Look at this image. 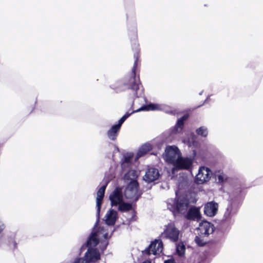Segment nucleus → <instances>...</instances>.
Instances as JSON below:
<instances>
[{
    "instance_id": "33",
    "label": "nucleus",
    "mask_w": 263,
    "mask_h": 263,
    "mask_svg": "<svg viewBox=\"0 0 263 263\" xmlns=\"http://www.w3.org/2000/svg\"><path fill=\"white\" fill-rule=\"evenodd\" d=\"M142 263H151V261L149 260H146L144 261Z\"/></svg>"
},
{
    "instance_id": "17",
    "label": "nucleus",
    "mask_w": 263,
    "mask_h": 263,
    "mask_svg": "<svg viewBox=\"0 0 263 263\" xmlns=\"http://www.w3.org/2000/svg\"><path fill=\"white\" fill-rule=\"evenodd\" d=\"M152 149V145L149 143H145L142 145L139 148L136 154L135 159H138L139 158L144 156L147 153Z\"/></svg>"
},
{
    "instance_id": "24",
    "label": "nucleus",
    "mask_w": 263,
    "mask_h": 263,
    "mask_svg": "<svg viewBox=\"0 0 263 263\" xmlns=\"http://www.w3.org/2000/svg\"><path fill=\"white\" fill-rule=\"evenodd\" d=\"M196 132L198 135L204 137H206L208 134V128L204 126L198 128Z\"/></svg>"
},
{
    "instance_id": "23",
    "label": "nucleus",
    "mask_w": 263,
    "mask_h": 263,
    "mask_svg": "<svg viewBox=\"0 0 263 263\" xmlns=\"http://www.w3.org/2000/svg\"><path fill=\"white\" fill-rule=\"evenodd\" d=\"M139 175V173L137 171L134 170L128 171L124 176V179L125 180H130V181H136V178Z\"/></svg>"
},
{
    "instance_id": "19",
    "label": "nucleus",
    "mask_w": 263,
    "mask_h": 263,
    "mask_svg": "<svg viewBox=\"0 0 263 263\" xmlns=\"http://www.w3.org/2000/svg\"><path fill=\"white\" fill-rule=\"evenodd\" d=\"M188 118V116L185 115L182 116L181 118L179 119L172 129L173 134H177L180 133L184 126V122Z\"/></svg>"
},
{
    "instance_id": "27",
    "label": "nucleus",
    "mask_w": 263,
    "mask_h": 263,
    "mask_svg": "<svg viewBox=\"0 0 263 263\" xmlns=\"http://www.w3.org/2000/svg\"><path fill=\"white\" fill-rule=\"evenodd\" d=\"M216 177L219 182H223L227 179V175L223 173L217 174Z\"/></svg>"
},
{
    "instance_id": "1",
    "label": "nucleus",
    "mask_w": 263,
    "mask_h": 263,
    "mask_svg": "<svg viewBox=\"0 0 263 263\" xmlns=\"http://www.w3.org/2000/svg\"><path fill=\"white\" fill-rule=\"evenodd\" d=\"M107 184L108 182L105 181L97 192L96 198L97 221L91 234L88 237L86 246L83 245L81 248V249H83L84 247H88V250L85 253L84 258L87 263H96L100 259V252L96 248H93V247H96L100 243V247L101 250L103 251L108 245V233L107 232V226L99 227L98 229L96 226L99 220L101 206Z\"/></svg>"
},
{
    "instance_id": "9",
    "label": "nucleus",
    "mask_w": 263,
    "mask_h": 263,
    "mask_svg": "<svg viewBox=\"0 0 263 263\" xmlns=\"http://www.w3.org/2000/svg\"><path fill=\"white\" fill-rule=\"evenodd\" d=\"M139 184L137 181H130L124 190V196L127 199L137 201L141 193L138 191Z\"/></svg>"
},
{
    "instance_id": "12",
    "label": "nucleus",
    "mask_w": 263,
    "mask_h": 263,
    "mask_svg": "<svg viewBox=\"0 0 263 263\" xmlns=\"http://www.w3.org/2000/svg\"><path fill=\"white\" fill-rule=\"evenodd\" d=\"M214 230L213 224L207 221H203L200 222L197 228L198 234L200 237L208 236L213 232Z\"/></svg>"
},
{
    "instance_id": "2",
    "label": "nucleus",
    "mask_w": 263,
    "mask_h": 263,
    "mask_svg": "<svg viewBox=\"0 0 263 263\" xmlns=\"http://www.w3.org/2000/svg\"><path fill=\"white\" fill-rule=\"evenodd\" d=\"M139 53L134 54V64L129 76H126L122 81L118 82L112 89L117 91H123L130 89L132 91V97H138L142 95L143 90L139 87V78L136 76V69L138 65Z\"/></svg>"
},
{
    "instance_id": "8",
    "label": "nucleus",
    "mask_w": 263,
    "mask_h": 263,
    "mask_svg": "<svg viewBox=\"0 0 263 263\" xmlns=\"http://www.w3.org/2000/svg\"><path fill=\"white\" fill-rule=\"evenodd\" d=\"M181 154L180 151L176 146H168L165 148L163 157L167 163L173 165Z\"/></svg>"
},
{
    "instance_id": "34",
    "label": "nucleus",
    "mask_w": 263,
    "mask_h": 263,
    "mask_svg": "<svg viewBox=\"0 0 263 263\" xmlns=\"http://www.w3.org/2000/svg\"><path fill=\"white\" fill-rule=\"evenodd\" d=\"M176 196H178V193L176 192Z\"/></svg>"
},
{
    "instance_id": "22",
    "label": "nucleus",
    "mask_w": 263,
    "mask_h": 263,
    "mask_svg": "<svg viewBox=\"0 0 263 263\" xmlns=\"http://www.w3.org/2000/svg\"><path fill=\"white\" fill-rule=\"evenodd\" d=\"M182 142L187 145L189 147H195L197 146V143L195 141V137L193 134L190 135L187 138L182 140Z\"/></svg>"
},
{
    "instance_id": "32",
    "label": "nucleus",
    "mask_w": 263,
    "mask_h": 263,
    "mask_svg": "<svg viewBox=\"0 0 263 263\" xmlns=\"http://www.w3.org/2000/svg\"><path fill=\"white\" fill-rule=\"evenodd\" d=\"M115 151L117 152L119 151V148L116 145H115Z\"/></svg>"
},
{
    "instance_id": "21",
    "label": "nucleus",
    "mask_w": 263,
    "mask_h": 263,
    "mask_svg": "<svg viewBox=\"0 0 263 263\" xmlns=\"http://www.w3.org/2000/svg\"><path fill=\"white\" fill-rule=\"evenodd\" d=\"M133 157V155L130 153L126 154L123 156L121 161L122 169H125L130 165Z\"/></svg>"
},
{
    "instance_id": "26",
    "label": "nucleus",
    "mask_w": 263,
    "mask_h": 263,
    "mask_svg": "<svg viewBox=\"0 0 263 263\" xmlns=\"http://www.w3.org/2000/svg\"><path fill=\"white\" fill-rule=\"evenodd\" d=\"M176 252L179 256H182L185 252V247L182 244H178L176 246Z\"/></svg>"
},
{
    "instance_id": "31",
    "label": "nucleus",
    "mask_w": 263,
    "mask_h": 263,
    "mask_svg": "<svg viewBox=\"0 0 263 263\" xmlns=\"http://www.w3.org/2000/svg\"><path fill=\"white\" fill-rule=\"evenodd\" d=\"M164 263H175V261L173 259H168V260H165L164 261Z\"/></svg>"
},
{
    "instance_id": "30",
    "label": "nucleus",
    "mask_w": 263,
    "mask_h": 263,
    "mask_svg": "<svg viewBox=\"0 0 263 263\" xmlns=\"http://www.w3.org/2000/svg\"><path fill=\"white\" fill-rule=\"evenodd\" d=\"M5 225L4 222L0 220V233L5 229Z\"/></svg>"
},
{
    "instance_id": "15",
    "label": "nucleus",
    "mask_w": 263,
    "mask_h": 263,
    "mask_svg": "<svg viewBox=\"0 0 263 263\" xmlns=\"http://www.w3.org/2000/svg\"><path fill=\"white\" fill-rule=\"evenodd\" d=\"M218 204L214 202L207 203L204 206V212L208 216H214L217 213Z\"/></svg>"
},
{
    "instance_id": "13",
    "label": "nucleus",
    "mask_w": 263,
    "mask_h": 263,
    "mask_svg": "<svg viewBox=\"0 0 263 263\" xmlns=\"http://www.w3.org/2000/svg\"><path fill=\"white\" fill-rule=\"evenodd\" d=\"M163 250V243L160 240L156 239L152 242L149 248L145 251L148 254H153L154 255L160 254Z\"/></svg>"
},
{
    "instance_id": "11",
    "label": "nucleus",
    "mask_w": 263,
    "mask_h": 263,
    "mask_svg": "<svg viewBox=\"0 0 263 263\" xmlns=\"http://www.w3.org/2000/svg\"><path fill=\"white\" fill-rule=\"evenodd\" d=\"M212 176V172L210 168L205 166L200 167L196 176V181L198 184H202L208 181Z\"/></svg>"
},
{
    "instance_id": "14",
    "label": "nucleus",
    "mask_w": 263,
    "mask_h": 263,
    "mask_svg": "<svg viewBox=\"0 0 263 263\" xmlns=\"http://www.w3.org/2000/svg\"><path fill=\"white\" fill-rule=\"evenodd\" d=\"M159 176V172L157 168L149 167L147 169L143 179L147 182H152L158 179Z\"/></svg>"
},
{
    "instance_id": "18",
    "label": "nucleus",
    "mask_w": 263,
    "mask_h": 263,
    "mask_svg": "<svg viewBox=\"0 0 263 263\" xmlns=\"http://www.w3.org/2000/svg\"><path fill=\"white\" fill-rule=\"evenodd\" d=\"M187 218L189 219L199 220L201 218L199 208L196 207L191 208L188 211Z\"/></svg>"
},
{
    "instance_id": "10",
    "label": "nucleus",
    "mask_w": 263,
    "mask_h": 263,
    "mask_svg": "<svg viewBox=\"0 0 263 263\" xmlns=\"http://www.w3.org/2000/svg\"><path fill=\"white\" fill-rule=\"evenodd\" d=\"M165 227L163 232L161 234L162 237L168 239L173 242L177 241L179 238L180 232L176 228L174 223H168Z\"/></svg>"
},
{
    "instance_id": "35",
    "label": "nucleus",
    "mask_w": 263,
    "mask_h": 263,
    "mask_svg": "<svg viewBox=\"0 0 263 263\" xmlns=\"http://www.w3.org/2000/svg\"><path fill=\"white\" fill-rule=\"evenodd\" d=\"M202 92H201L199 93V95H201L202 94Z\"/></svg>"
},
{
    "instance_id": "6",
    "label": "nucleus",
    "mask_w": 263,
    "mask_h": 263,
    "mask_svg": "<svg viewBox=\"0 0 263 263\" xmlns=\"http://www.w3.org/2000/svg\"><path fill=\"white\" fill-rule=\"evenodd\" d=\"M192 157H183L181 154L180 155L178 159L176 161L175 163L173 164V171L175 170H189L191 168L193 164V159L194 157L197 156L196 149H193L192 150Z\"/></svg>"
},
{
    "instance_id": "20",
    "label": "nucleus",
    "mask_w": 263,
    "mask_h": 263,
    "mask_svg": "<svg viewBox=\"0 0 263 263\" xmlns=\"http://www.w3.org/2000/svg\"><path fill=\"white\" fill-rule=\"evenodd\" d=\"M121 126L118 124L114 125L107 132V136L109 139L115 140L116 139Z\"/></svg>"
},
{
    "instance_id": "4",
    "label": "nucleus",
    "mask_w": 263,
    "mask_h": 263,
    "mask_svg": "<svg viewBox=\"0 0 263 263\" xmlns=\"http://www.w3.org/2000/svg\"><path fill=\"white\" fill-rule=\"evenodd\" d=\"M109 200L111 205L118 206L120 211H127L132 209V204L125 202L124 200L122 189L117 187L109 195Z\"/></svg>"
},
{
    "instance_id": "16",
    "label": "nucleus",
    "mask_w": 263,
    "mask_h": 263,
    "mask_svg": "<svg viewBox=\"0 0 263 263\" xmlns=\"http://www.w3.org/2000/svg\"><path fill=\"white\" fill-rule=\"evenodd\" d=\"M117 212L114 210H110L105 215V221L108 226H113L117 218Z\"/></svg>"
},
{
    "instance_id": "25",
    "label": "nucleus",
    "mask_w": 263,
    "mask_h": 263,
    "mask_svg": "<svg viewBox=\"0 0 263 263\" xmlns=\"http://www.w3.org/2000/svg\"><path fill=\"white\" fill-rule=\"evenodd\" d=\"M139 108L135 110H133L131 112L127 111L119 120L118 122V124L121 126V125L124 123L125 120L128 118L134 112H139L140 111H138Z\"/></svg>"
},
{
    "instance_id": "29",
    "label": "nucleus",
    "mask_w": 263,
    "mask_h": 263,
    "mask_svg": "<svg viewBox=\"0 0 263 263\" xmlns=\"http://www.w3.org/2000/svg\"><path fill=\"white\" fill-rule=\"evenodd\" d=\"M73 263H87L84 258H77Z\"/></svg>"
},
{
    "instance_id": "7",
    "label": "nucleus",
    "mask_w": 263,
    "mask_h": 263,
    "mask_svg": "<svg viewBox=\"0 0 263 263\" xmlns=\"http://www.w3.org/2000/svg\"><path fill=\"white\" fill-rule=\"evenodd\" d=\"M235 214L233 211V206L231 204L229 205L225 212L219 226L220 229L223 232H227L230 227L233 223V217Z\"/></svg>"
},
{
    "instance_id": "28",
    "label": "nucleus",
    "mask_w": 263,
    "mask_h": 263,
    "mask_svg": "<svg viewBox=\"0 0 263 263\" xmlns=\"http://www.w3.org/2000/svg\"><path fill=\"white\" fill-rule=\"evenodd\" d=\"M201 237L199 235V236H196L195 238V241L196 243L199 246H202L205 243V241H204L202 239L200 238Z\"/></svg>"
},
{
    "instance_id": "5",
    "label": "nucleus",
    "mask_w": 263,
    "mask_h": 263,
    "mask_svg": "<svg viewBox=\"0 0 263 263\" xmlns=\"http://www.w3.org/2000/svg\"><path fill=\"white\" fill-rule=\"evenodd\" d=\"M161 110L171 115H175L176 110L173 107L165 104L158 103H149L139 108L138 111Z\"/></svg>"
},
{
    "instance_id": "3",
    "label": "nucleus",
    "mask_w": 263,
    "mask_h": 263,
    "mask_svg": "<svg viewBox=\"0 0 263 263\" xmlns=\"http://www.w3.org/2000/svg\"><path fill=\"white\" fill-rule=\"evenodd\" d=\"M189 203L190 201L186 196L182 195L176 199H168L167 201V206L168 209L174 214L177 212L184 213L189 208Z\"/></svg>"
}]
</instances>
